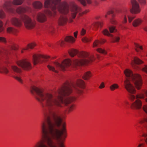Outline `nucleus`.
Instances as JSON below:
<instances>
[{"mask_svg":"<svg viewBox=\"0 0 147 147\" xmlns=\"http://www.w3.org/2000/svg\"><path fill=\"white\" fill-rule=\"evenodd\" d=\"M44 120L41 125V139L33 147H65L64 144L67 137L66 124L64 123L59 129L63 119L57 113L50 111L49 114H45Z\"/></svg>","mask_w":147,"mask_h":147,"instance_id":"obj_1","label":"nucleus"},{"mask_svg":"<svg viewBox=\"0 0 147 147\" xmlns=\"http://www.w3.org/2000/svg\"><path fill=\"white\" fill-rule=\"evenodd\" d=\"M72 92V89L68 82L64 83L58 89V95L57 96L50 93H44L42 89L34 86L32 87L31 90L32 94H36V99L40 102L43 108L47 107H51L54 106L62 107V104L67 105L75 101L76 97L74 96L68 97L63 100V97L69 95Z\"/></svg>","mask_w":147,"mask_h":147,"instance_id":"obj_2","label":"nucleus"},{"mask_svg":"<svg viewBox=\"0 0 147 147\" xmlns=\"http://www.w3.org/2000/svg\"><path fill=\"white\" fill-rule=\"evenodd\" d=\"M61 0H46L44 3V6L45 7L51 8L52 11L53 13L48 9L45 11V13L49 16H54L56 12V9L60 13L64 14H67L71 9L72 4L70 7L69 5L66 2H63L60 3Z\"/></svg>","mask_w":147,"mask_h":147,"instance_id":"obj_3","label":"nucleus"},{"mask_svg":"<svg viewBox=\"0 0 147 147\" xmlns=\"http://www.w3.org/2000/svg\"><path fill=\"white\" fill-rule=\"evenodd\" d=\"M89 55V53L85 51L80 52L78 53V56L82 59L74 60L73 62L74 64L76 66H82L87 64L93 61L94 60V56L92 55L88 57Z\"/></svg>","mask_w":147,"mask_h":147,"instance_id":"obj_4","label":"nucleus"},{"mask_svg":"<svg viewBox=\"0 0 147 147\" xmlns=\"http://www.w3.org/2000/svg\"><path fill=\"white\" fill-rule=\"evenodd\" d=\"M124 73L126 76L131 77L132 80L137 90L141 89L143 83L140 75L138 74H133L132 71L129 69H126L124 71Z\"/></svg>","mask_w":147,"mask_h":147,"instance_id":"obj_5","label":"nucleus"},{"mask_svg":"<svg viewBox=\"0 0 147 147\" xmlns=\"http://www.w3.org/2000/svg\"><path fill=\"white\" fill-rule=\"evenodd\" d=\"M24 1V0H13L12 2L10 1H6L3 5V8L8 12L13 13L15 10L12 7V5H20L22 4Z\"/></svg>","mask_w":147,"mask_h":147,"instance_id":"obj_6","label":"nucleus"},{"mask_svg":"<svg viewBox=\"0 0 147 147\" xmlns=\"http://www.w3.org/2000/svg\"><path fill=\"white\" fill-rule=\"evenodd\" d=\"M21 20L24 22L25 27L28 30H31L35 26L36 22L32 20L28 16L24 14L20 16Z\"/></svg>","mask_w":147,"mask_h":147,"instance_id":"obj_7","label":"nucleus"},{"mask_svg":"<svg viewBox=\"0 0 147 147\" xmlns=\"http://www.w3.org/2000/svg\"><path fill=\"white\" fill-rule=\"evenodd\" d=\"M71 64V61L69 59H67L63 60L61 64L57 62L54 63V65L57 68L63 71H65L70 66Z\"/></svg>","mask_w":147,"mask_h":147,"instance_id":"obj_8","label":"nucleus"},{"mask_svg":"<svg viewBox=\"0 0 147 147\" xmlns=\"http://www.w3.org/2000/svg\"><path fill=\"white\" fill-rule=\"evenodd\" d=\"M17 64L26 71H29L32 68V65L27 59H24L17 62Z\"/></svg>","mask_w":147,"mask_h":147,"instance_id":"obj_9","label":"nucleus"},{"mask_svg":"<svg viewBox=\"0 0 147 147\" xmlns=\"http://www.w3.org/2000/svg\"><path fill=\"white\" fill-rule=\"evenodd\" d=\"M50 58L49 55L34 54L32 56V61L34 65H36L39 63H42L43 61V59H48Z\"/></svg>","mask_w":147,"mask_h":147,"instance_id":"obj_10","label":"nucleus"},{"mask_svg":"<svg viewBox=\"0 0 147 147\" xmlns=\"http://www.w3.org/2000/svg\"><path fill=\"white\" fill-rule=\"evenodd\" d=\"M82 10V8L78 6L76 4H74L72 6L71 11V18H70L69 20V23L73 22V19H74L76 16L77 13Z\"/></svg>","mask_w":147,"mask_h":147,"instance_id":"obj_11","label":"nucleus"},{"mask_svg":"<svg viewBox=\"0 0 147 147\" xmlns=\"http://www.w3.org/2000/svg\"><path fill=\"white\" fill-rule=\"evenodd\" d=\"M124 86L127 91L130 94H135L136 90L130 83L129 79L127 78L124 82Z\"/></svg>","mask_w":147,"mask_h":147,"instance_id":"obj_12","label":"nucleus"},{"mask_svg":"<svg viewBox=\"0 0 147 147\" xmlns=\"http://www.w3.org/2000/svg\"><path fill=\"white\" fill-rule=\"evenodd\" d=\"M131 3L132 7L130 10L131 13L134 14L139 13L140 11L139 4L136 0H131Z\"/></svg>","mask_w":147,"mask_h":147,"instance_id":"obj_13","label":"nucleus"},{"mask_svg":"<svg viewBox=\"0 0 147 147\" xmlns=\"http://www.w3.org/2000/svg\"><path fill=\"white\" fill-rule=\"evenodd\" d=\"M142 101L139 99H137L131 104L130 108L133 110H138L142 108Z\"/></svg>","mask_w":147,"mask_h":147,"instance_id":"obj_14","label":"nucleus"},{"mask_svg":"<svg viewBox=\"0 0 147 147\" xmlns=\"http://www.w3.org/2000/svg\"><path fill=\"white\" fill-rule=\"evenodd\" d=\"M72 86L74 88H76L77 86L82 89H84L85 87L84 82L80 79H78L75 84L73 83L72 84Z\"/></svg>","mask_w":147,"mask_h":147,"instance_id":"obj_15","label":"nucleus"},{"mask_svg":"<svg viewBox=\"0 0 147 147\" xmlns=\"http://www.w3.org/2000/svg\"><path fill=\"white\" fill-rule=\"evenodd\" d=\"M36 20L39 22L43 23L47 21V18L44 13H39L37 14Z\"/></svg>","mask_w":147,"mask_h":147,"instance_id":"obj_16","label":"nucleus"},{"mask_svg":"<svg viewBox=\"0 0 147 147\" xmlns=\"http://www.w3.org/2000/svg\"><path fill=\"white\" fill-rule=\"evenodd\" d=\"M30 10V8L28 7H25L20 6L18 7L16 10V12L18 14L25 13Z\"/></svg>","mask_w":147,"mask_h":147,"instance_id":"obj_17","label":"nucleus"},{"mask_svg":"<svg viewBox=\"0 0 147 147\" xmlns=\"http://www.w3.org/2000/svg\"><path fill=\"white\" fill-rule=\"evenodd\" d=\"M22 20H20L18 18H12L11 20V24L17 27H20L22 25Z\"/></svg>","mask_w":147,"mask_h":147,"instance_id":"obj_18","label":"nucleus"},{"mask_svg":"<svg viewBox=\"0 0 147 147\" xmlns=\"http://www.w3.org/2000/svg\"><path fill=\"white\" fill-rule=\"evenodd\" d=\"M67 22V17L65 16H61L60 17L58 21L59 25L63 26L66 24Z\"/></svg>","mask_w":147,"mask_h":147,"instance_id":"obj_19","label":"nucleus"},{"mask_svg":"<svg viewBox=\"0 0 147 147\" xmlns=\"http://www.w3.org/2000/svg\"><path fill=\"white\" fill-rule=\"evenodd\" d=\"M92 76V72L90 71L85 72L82 76V78L85 80H88Z\"/></svg>","mask_w":147,"mask_h":147,"instance_id":"obj_20","label":"nucleus"},{"mask_svg":"<svg viewBox=\"0 0 147 147\" xmlns=\"http://www.w3.org/2000/svg\"><path fill=\"white\" fill-rule=\"evenodd\" d=\"M142 22L143 21L140 19H136L133 21L132 23V25L134 27H138L141 25Z\"/></svg>","mask_w":147,"mask_h":147,"instance_id":"obj_21","label":"nucleus"},{"mask_svg":"<svg viewBox=\"0 0 147 147\" xmlns=\"http://www.w3.org/2000/svg\"><path fill=\"white\" fill-rule=\"evenodd\" d=\"M7 31L8 33L13 34L15 35H16L17 33L18 32L16 29L12 27L8 28H7Z\"/></svg>","mask_w":147,"mask_h":147,"instance_id":"obj_22","label":"nucleus"},{"mask_svg":"<svg viewBox=\"0 0 147 147\" xmlns=\"http://www.w3.org/2000/svg\"><path fill=\"white\" fill-rule=\"evenodd\" d=\"M32 5L34 7L35 9H40L42 7V4L39 1L34 2Z\"/></svg>","mask_w":147,"mask_h":147,"instance_id":"obj_23","label":"nucleus"},{"mask_svg":"<svg viewBox=\"0 0 147 147\" xmlns=\"http://www.w3.org/2000/svg\"><path fill=\"white\" fill-rule=\"evenodd\" d=\"M65 40V42L70 43H73L75 41V39L74 37L70 36H66Z\"/></svg>","mask_w":147,"mask_h":147,"instance_id":"obj_24","label":"nucleus"},{"mask_svg":"<svg viewBox=\"0 0 147 147\" xmlns=\"http://www.w3.org/2000/svg\"><path fill=\"white\" fill-rule=\"evenodd\" d=\"M11 68L12 70L15 72L18 73L20 74L22 72V70L20 69L17 66L15 65H13L11 66Z\"/></svg>","mask_w":147,"mask_h":147,"instance_id":"obj_25","label":"nucleus"},{"mask_svg":"<svg viewBox=\"0 0 147 147\" xmlns=\"http://www.w3.org/2000/svg\"><path fill=\"white\" fill-rule=\"evenodd\" d=\"M9 72V70L5 67H3L0 68V73L7 74Z\"/></svg>","mask_w":147,"mask_h":147,"instance_id":"obj_26","label":"nucleus"},{"mask_svg":"<svg viewBox=\"0 0 147 147\" xmlns=\"http://www.w3.org/2000/svg\"><path fill=\"white\" fill-rule=\"evenodd\" d=\"M68 53L69 55L71 57H73L76 55L77 53V51L76 49H71L69 51Z\"/></svg>","mask_w":147,"mask_h":147,"instance_id":"obj_27","label":"nucleus"},{"mask_svg":"<svg viewBox=\"0 0 147 147\" xmlns=\"http://www.w3.org/2000/svg\"><path fill=\"white\" fill-rule=\"evenodd\" d=\"M134 63L140 65L143 63V61L136 57H134Z\"/></svg>","mask_w":147,"mask_h":147,"instance_id":"obj_28","label":"nucleus"},{"mask_svg":"<svg viewBox=\"0 0 147 147\" xmlns=\"http://www.w3.org/2000/svg\"><path fill=\"white\" fill-rule=\"evenodd\" d=\"M102 33L105 36H107L110 37H112L113 35L110 34L108 30L107 29H105L102 31Z\"/></svg>","mask_w":147,"mask_h":147,"instance_id":"obj_29","label":"nucleus"},{"mask_svg":"<svg viewBox=\"0 0 147 147\" xmlns=\"http://www.w3.org/2000/svg\"><path fill=\"white\" fill-rule=\"evenodd\" d=\"M109 88L111 91H113L115 89H118L119 88V86L117 84H114L110 86Z\"/></svg>","mask_w":147,"mask_h":147,"instance_id":"obj_30","label":"nucleus"},{"mask_svg":"<svg viewBox=\"0 0 147 147\" xmlns=\"http://www.w3.org/2000/svg\"><path fill=\"white\" fill-rule=\"evenodd\" d=\"M36 46V44L35 42H32L29 43L27 45V47L28 50L29 49H33Z\"/></svg>","mask_w":147,"mask_h":147,"instance_id":"obj_31","label":"nucleus"},{"mask_svg":"<svg viewBox=\"0 0 147 147\" xmlns=\"http://www.w3.org/2000/svg\"><path fill=\"white\" fill-rule=\"evenodd\" d=\"M135 47V50L138 52L139 51V49L142 50L143 47L142 46H140L139 44L135 43L134 44Z\"/></svg>","mask_w":147,"mask_h":147,"instance_id":"obj_32","label":"nucleus"},{"mask_svg":"<svg viewBox=\"0 0 147 147\" xmlns=\"http://www.w3.org/2000/svg\"><path fill=\"white\" fill-rule=\"evenodd\" d=\"M136 98L137 99H143L145 98V95L143 93H140L137 94L136 96Z\"/></svg>","mask_w":147,"mask_h":147,"instance_id":"obj_33","label":"nucleus"},{"mask_svg":"<svg viewBox=\"0 0 147 147\" xmlns=\"http://www.w3.org/2000/svg\"><path fill=\"white\" fill-rule=\"evenodd\" d=\"M96 51L98 52L105 55H106L107 53V52L105 51L104 49H102L101 48L97 49Z\"/></svg>","mask_w":147,"mask_h":147,"instance_id":"obj_34","label":"nucleus"},{"mask_svg":"<svg viewBox=\"0 0 147 147\" xmlns=\"http://www.w3.org/2000/svg\"><path fill=\"white\" fill-rule=\"evenodd\" d=\"M109 30L111 33H114L117 31V30L116 29L115 26H111L109 28Z\"/></svg>","mask_w":147,"mask_h":147,"instance_id":"obj_35","label":"nucleus"},{"mask_svg":"<svg viewBox=\"0 0 147 147\" xmlns=\"http://www.w3.org/2000/svg\"><path fill=\"white\" fill-rule=\"evenodd\" d=\"M76 105L75 104H73L71 105L68 111V113H69L75 109Z\"/></svg>","mask_w":147,"mask_h":147,"instance_id":"obj_36","label":"nucleus"},{"mask_svg":"<svg viewBox=\"0 0 147 147\" xmlns=\"http://www.w3.org/2000/svg\"><path fill=\"white\" fill-rule=\"evenodd\" d=\"M47 67L50 71H52L56 73H58V72L57 70H55V68L53 66L50 65H48L47 66Z\"/></svg>","mask_w":147,"mask_h":147,"instance_id":"obj_37","label":"nucleus"},{"mask_svg":"<svg viewBox=\"0 0 147 147\" xmlns=\"http://www.w3.org/2000/svg\"><path fill=\"white\" fill-rule=\"evenodd\" d=\"M92 39L91 38H88L84 37L82 39V41L84 42H88L91 41Z\"/></svg>","mask_w":147,"mask_h":147,"instance_id":"obj_38","label":"nucleus"},{"mask_svg":"<svg viewBox=\"0 0 147 147\" xmlns=\"http://www.w3.org/2000/svg\"><path fill=\"white\" fill-rule=\"evenodd\" d=\"M99 41L98 40H96L93 44V47H95L98 46L100 44Z\"/></svg>","mask_w":147,"mask_h":147,"instance_id":"obj_39","label":"nucleus"},{"mask_svg":"<svg viewBox=\"0 0 147 147\" xmlns=\"http://www.w3.org/2000/svg\"><path fill=\"white\" fill-rule=\"evenodd\" d=\"M134 94H129V98L131 101H133L135 99V96L133 95Z\"/></svg>","mask_w":147,"mask_h":147,"instance_id":"obj_40","label":"nucleus"},{"mask_svg":"<svg viewBox=\"0 0 147 147\" xmlns=\"http://www.w3.org/2000/svg\"><path fill=\"white\" fill-rule=\"evenodd\" d=\"M5 17V13L2 9H1L0 11V18H3Z\"/></svg>","mask_w":147,"mask_h":147,"instance_id":"obj_41","label":"nucleus"},{"mask_svg":"<svg viewBox=\"0 0 147 147\" xmlns=\"http://www.w3.org/2000/svg\"><path fill=\"white\" fill-rule=\"evenodd\" d=\"M128 21L129 23H131L133 20L135 18V16H128Z\"/></svg>","mask_w":147,"mask_h":147,"instance_id":"obj_42","label":"nucleus"},{"mask_svg":"<svg viewBox=\"0 0 147 147\" xmlns=\"http://www.w3.org/2000/svg\"><path fill=\"white\" fill-rule=\"evenodd\" d=\"M89 11L88 10H85V11H84L81 13H79V15L80 16H81L84 15H85V14H86Z\"/></svg>","mask_w":147,"mask_h":147,"instance_id":"obj_43","label":"nucleus"},{"mask_svg":"<svg viewBox=\"0 0 147 147\" xmlns=\"http://www.w3.org/2000/svg\"><path fill=\"white\" fill-rule=\"evenodd\" d=\"M11 50H16L18 49V46L15 44L11 46Z\"/></svg>","mask_w":147,"mask_h":147,"instance_id":"obj_44","label":"nucleus"},{"mask_svg":"<svg viewBox=\"0 0 147 147\" xmlns=\"http://www.w3.org/2000/svg\"><path fill=\"white\" fill-rule=\"evenodd\" d=\"M120 39V38L119 37H115V38L114 39H113L112 40V42L113 43L118 42L119 41Z\"/></svg>","mask_w":147,"mask_h":147,"instance_id":"obj_45","label":"nucleus"},{"mask_svg":"<svg viewBox=\"0 0 147 147\" xmlns=\"http://www.w3.org/2000/svg\"><path fill=\"white\" fill-rule=\"evenodd\" d=\"M3 24L2 22L0 20V33L3 32L4 30L3 28Z\"/></svg>","mask_w":147,"mask_h":147,"instance_id":"obj_46","label":"nucleus"},{"mask_svg":"<svg viewBox=\"0 0 147 147\" xmlns=\"http://www.w3.org/2000/svg\"><path fill=\"white\" fill-rule=\"evenodd\" d=\"M65 41L63 40H60L57 42V44L60 45L61 46H63L65 44Z\"/></svg>","mask_w":147,"mask_h":147,"instance_id":"obj_47","label":"nucleus"},{"mask_svg":"<svg viewBox=\"0 0 147 147\" xmlns=\"http://www.w3.org/2000/svg\"><path fill=\"white\" fill-rule=\"evenodd\" d=\"M75 88L76 89V91L77 94H82L83 92L82 90L77 89L76 88Z\"/></svg>","mask_w":147,"mask_h":147,"instance_id":"obj_48","label":"nucleus"},{"mask_svg":"<svg viewBox=\"0 0 147 147\" xmlns=\"http://www.w3.org/2000/svg\"><path fill=\"white\" fill-rule=\"evenodd\" d=\"M6 42V39L5 38L0 37V42L2 43H5Z\"/></svg>","mask_w":147,"mask_h":147,"instance_id":"obj_49","label":"nucleus"},{"mask_svg":"<svg viewBox=\"0 0 147 147\" xmlns=\"http://www.w3.org/2000/svg\"><path fill=\"white\" fill-rule=\"evenodd\" d=\"M111 23L113 24L117 25V21L115 19H113L111 20Z\"/></svg>","mask_w":147,"mask_h":147,"instance_id":"obj_50","label":"nucleus"},{"mask_svg":"<svg viewBox=\"0 0 147 147\" xmlns=\"http://www.w3.org/2000/svg\"><path fill=\"white\" fill-rule=\"evenodd\" d=\"M49 32L51 33H53L54 32L55 29L53 27L51 26L49 27Z\"/></svg>","mask_w":147,"mask_h":147,"instance_id":"obj_51","label":"nucleus"},{"mask_svg":"<svg viewBox=\"0 0 147 147\" xmlns=\"http://www.w3.org/2000/svg\"><path fill=\"white\" fill-rule=\"evenodd\" d=\"M99 24L98 22H96L94 24V27L95 30L98 29V27H99Z\"/></svg>","mask_w":147,"mask_h":147,"instance_id":"obj_52","label":"nucleus"},{"mask_svg":"<svg viewBox=\"0 0 147 147\" xmlns=\"http://www.w3.org/2000/svg\"><path fill=\"white\" fill-rule=\"evenodd\" d=\"M105 87V84L104 82H102L100 84L98 88L99 89H101Z\"/></svg>","mask_w":147,"mask_h":147,"instance_id":"obj_53","label":"nucleus"},{"mask_svg":"<svg viewBox=\"0 0 147 147\" xmlns=\"http://www.w3.org/2000/svg\"><path fill=\"white\" fill-rule=\"evenodd\" d=\"M145 122L147 123V117L144 118L143 119L141 120L140 122L141 124Z\"/></svg>","mask_w":147,"mask_h":147,"instance_id":"obj_54","label":"nucleus"},{"mask_svg":"<svg viewBox=\"0 0 147 147\" xmlns=\"http://www.w3.org/2000/svg\"><path fill=\"white\" fill-rule=\"evenodd\" d=\"M15 78L17 81L19 82L20 83H22L23 82L22 80L21 79L20 77L18 76H16L15 77Z\"/></svg>","mask_w":147,"mask_h":147,"instance_id":"obj_55","label":"nucleus"},{"mask_svg":"<svg viewBox=\"0 0 147 147\" xmlns=\"http://www.w3.org/2000/svg\"><path fill=\"white\" fill-rule=\"evenodd\" d=\"M107 41L105 39L101 38L100 39L99 42L101 44H103Z\"/></svg>","mask_w":147,"mask_h":147,"instance_id":"obj_56","label":"nucleus"},{"mask_svg":"<svg viewBox=\"0 0 147 147\" xmlns=\"http://www.w3.org/2000/svg\"><path fill=\"white\" fill-rule=\"evenodd\" d=\"M86 33V30L84 28H82L81 31V35L82 36L84 35Z\"/></svg>","mask_w":147,"mask_h":147,"instance_id":"obj_57","label":"nucleus"},{"mask_svg":"<svg viewBox=\"0 0 147 147\" xmlns=\"http://www.w3.org/2000/svg\"><path fill=\"white\" fill-rule=\"evenodd\" d=\"M143 109L144 111L147 114V105H144L143 107Z\"/></svg>","mask_w":147,"mask_h":147,"instance_id":"obj_58","label":"nucleus"},{"mask_svg":"<svg viewBox=\"0 0 147 147\" xmlns=\"http://www.w3.org/2000/svg\"><path fill=\"white\" fill-rule=\"evenodd\" d=\"M142 71L147 74V65H145L142 69Z\"/></svg>","mask_w":147,"mask_h":147,"instance_id":"obj_59","label":"nucleus"},{"mask_svg":"<svg viewBox=\"0 0 147 147\" xmlns=\"http://www.w3.org/2000/svg\"><path fill=\"white\" fill-rule=\"evenodd\" d=\"M145 146V143H140L138 144L137 147H144Z\"/></svg>","mask_w":147,"mask_h":147,"instance_id":"obj_60","label":"nucleus"},{"mask_svg":"<svg viewBox=\"0 0 147 147\" xmlns=\"http://www.w3.org/2000/svg\"><path fill=\"white\" fill-rule=\"evenodd\" d=\"M28 48L27 47H26L23 48L21 50V53H23L24 52V51L26 50H28Z\"/></svg>","mask_w":147,"mask_h":147,"instance_id":"obj_61","label":"nucleus"},{"mask_svg":"<svg viewBox=\"0 0 147 147\" xmlns=\"http://www.w3.org/2000/svg\"><path fill=\"white\" fill-rule=\"evenodd\" d=\"M143 136L146 138L144 140L145 142L146 143V144H147V134H143Z\"/></svg>","mask_w":147,"mask_h":147,"instance_id":"obj_62","label":"nucleus"},{"mask_svg":"<svg viewBox=\"0 0 147 147\" xmlns=\"http://www.w3.org/2000/svg\"><path fill=\"white\" fill-rule=\"evenodd\" d=\"M127 22V19L125 16L123 20V23H126Z\"/></svg>","mask_w":147,"mask_h":147,"instance_id":"obj_63","label":"nucleus"},{"mask_svg":"<svg viewBox=\"0 0 147 147\" xmlns=\"http://www.w3.org/2000/svg\"><path fill=\"white\" fill-rule=\"evenodd\" d=\"M99 26L102 27L103 26L104 24L103 22H98Z\"/></svg>","mask_w":147,"mask_h":147,"instance_id":"obj_64","label":"nucleus"}]
</instances>
